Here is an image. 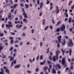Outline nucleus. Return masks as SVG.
<instances>
[{
	"instance_id": "412c9836",
	"label": "nucleus",
	"mask_w": 74,
	"mask_h": 74,
	"mask_svg": "<svg viewBox=\"0 0 74 74\" xmlns=\"http://www.w3.org/2000/svg\"><path fill=\"white\" fill-rule=\"evenodd\" d=\"M65 44H66V40H64V42H63L62 43V45H64Z\"/></svg>"
},
{
	"instance_id": "a211bd4d",
	"label": "nucleus",
	"mask_w": 74,
	"mask_h": 74,
	"mask_svg": "<svg viewBox=\"0 0 74 74\" xmlns=\"http://www.w3.org/2000/svg\"><path fill=\"white\" fill-rule=\"evenodd\" d=\"M60 23H61V21H59L57 23V24L56 25V26H58L59 25H60Z\"/></svg>"
},
{
	"instance_id": "b1692460",
	"label": "nucleus",
	"mask_w": 74,
	"mask_h": 74,
	"mask_svg": "<svg viewBox=\"0 0 74 74\" xmlns=\"http://www.w3.org/2000/svg\"><path fill=\"white\" fill-rule=\"evenodd\" d=\"M49 27V26H47L45 28V30H47L48 29Z\"/></svg>"
},
{
	"instance_id": "ddd939ff",
	"label": "nucleus",
	"mask_w": 74,
	"mask_h": 74,
	"mask_svg": "<svg viewBox=\"0 0 74 74\" xmlns=\"http://www.w3.org/2000/svg\"><path fill=\"white\" fill-rule=\"evenodd\" d=\"M23 21L24 22V23H28V20H27L26 19H24L23 20Z\"/></svg>"
},
{
	"instance_id": "79ce46f5",
	"label": "nucleus",
	"mask_w": 74,
	"mask_h": 74,
	"mask_svg": "<svg viewBox=\"0 0 74 74\" xmlns=\"http://www.w3.org/2000/svg\"><path fill=\"white\" fill-rule=\"evenodd\" d=\"M52 21L53 23V24H55V21H54V20H53V19H52Z\"/></svg>"
},
{
	"instance_id": "423d86ee",
	"label": "nucleus",
	"mask_w": 74,
	"mask_h": 74,
	"mask_svg": "<svg viewBox=\"0 0 74 74\" xmlns=\"http://www.w3.org/2000/svg\"><path fill=\"white\" fill-rule=\"evenodd\" d=\"M62 64L63 65H64L66 64V59L64 58H62Z\"/></svg>"
},
{
	"instance_id": "9d476101",
	"label": "nucleus",
	"mask_w": 74,
	"mask_h": 74,
	"mask_svg": "<svg viewBox=\"0 0 74 74\" xmlns=\"http://www.w3.org/2000/svg\"><path fill=\"white\" fill-rule=\"evenodd\" d=\"M44 3L43 2H41L40 4V8L42 9V7L44 6Z\"/></svg>"
},
{
	"instance_id": "5fc2aeb1",
	"label": "nucleus",
	"mask_w": 74,
	"mask_h": 74,
	"mask_svg": "<svg viewBox=\"0 0 74 74\" xmlns=\"http://www.w3.org/2000/svg\"><path fill=\"white\" fill-rule=\"evenodd\" d=\"M27 72L28 73H29V74H30L32 73V72L30 71H27Z\"/></svg>"
},
{
	"instance_id": "774afa93",
	"label": "nucleus",
	"mask_w": 74,
	"mask_h": 74,
	"mask_svg": "<svg viewBox=\"0 0 74 74\" xmlns=\"http://www.w3.org/2000/svg\"><path fill=\"white\" fill-rule=\"evenodd\" d=\"M0 74H4V73H3V72H0Z\"/></svg>"
},
{
	"instance_id": "c9c22d12",
	"label": "nucleus",
	"mask_w": 74,
	"mask_h": 74,
	"mask_svg": "<svg viewBox=\"0 0 74 74\" xmlns=\"http://www.w3.org/2000/svg\"><path fill=\"white\" fill-rule=\"evenodd\" d=\"M25 6L26 7V8H29V5L27 4H25Z\"/></svg>"
},
{
	"instance_id": "bb28decb",
	"label": "nucleus",
	"mask_w": 74,
	"mask_h": 74,
	"mask_svg": "<svg viewBox=\"0 0 74 74\" xmlns=\"http://www.w3.org/2000/svg\"><path fill=\"white\" fill-rule=\"evenodd\" d=\"M45 19H44L43 20V21H42V22H43V23H42L43 25H45Z\"/></svg>"
},
{
	"instance_id": "7ed1b4c3",
	"label": "nucleus",
	"mask_w": 74,
	"mask_h": 74,
	"mask_svg": "<svg viewBox=\"0 0 74 74\" xmlns=\"http://www.w3.org/2000/svg\"><path fill=\"white\" fill-rule=\"evenodd\" d=\"M22 10L23 11V13H22V15L24 16V18H27V14L25 13V11L24 10V8H22Z\"/></svg>"
},
{
	"instance_id": "9b49d317",
	"label": "nucleus",
	"mask_w": 74,
	"mask_h": 74,
	"mask_svg": "<svg viewBox=\"0 0 74 74\" xmlns=\"http://www.w3.org/2000/svg\"><path fill=\"white\" fill-rule=\"evenodd\" d=\"M8 58L9 59H10V61H12V60H14V58L12 57L11 56H9L8 57Z\"/></svg>"
},
{
	"instance_id": "cd10ccee",
	"label": "nucleus",
	"mask_w": 74,
	"mask_h": 74,
	"mask_svg": "<svg viewBox=\"0 0 74 74\" xmlns=\"http://www.w3.org/2000/svg\"><path fill=\"white\" fill-rule=\"evenodd\" d=\"M49 27L51 30H52V29H53V27L51 25H50L49 26Z\"/></svg>"
},
{
	"instance_id": "13d9d810",
	"label": "nucleus",
	"mask_w": 74,
	"mask_h": 74,
	"mask_svg": "<svg viewBox=\"0 0 74 74\" xmlns=\"http://www.w3.org/2000/svg\"><path fill=\"white\" fill-rule=\"evenodd\" d=\"M10 3H11V4H13V2H12V0H10Z\"/></svg>"
},
{
	"instance_id": "8fccbe9b",
	"label": "nucleus",
	"mask_w": 74,
	"mask_h": 74,
	"mask_svg": "<svg viewBox=\"0 0 74 74\" xmlns=\"http://www.w3.org/2000/svg\"><path fill=\"white\" fill-rule=\"evenodd\" d=\"M56 31H57V32H59L60 31V29H59V28L57 29V30H56Z\"/></svg>"
},
{
	"instance_id": "603ef678",
	"label": "nucleus",
	"mask_w": 74,
	"mask_h": 74,
	"mask_svg": "<svg viewBox=\"0 0 74 74\" xmlns=\"http://www.w3.org/2000/svg\"><path fill=\"white\" fill-rule=\"evenodd\" d=\"M47 62L48 63V64H51V61L48 60L47 61Z\"/></svg>"
},
{
	"instance_id": "09e8293b",
	"label": "nucleus",
	"mask_w": 74,
	"mask_h": 74,
	"mask_svg": "<svg viewBox=\"0 0 74 74\" xmlns=\"http://www.w3.org/2000/svg\"><path fill=\"white\" fill-rule=\"evenodd\" d=\"M5 57H6V56H5V55H4L2 56V58H5Z\"/></svg>"
},
{
	"instance_id": "0eeeda50",
	"label": "nucleus",
	"mask_w": 74,
	"mask_h": 74,
	"mask_svg": "<svg viewBox=\"0 0 74 74\" xmlns=\"http://www.w3.org/2000/svg\"><path fill=\"white\" fill-rule=\"evenodd\" d=\"M57 38L58 39V42H59L60 43V41H61V39L62 38V36H58L57 37Z\"/></svg>"
},
{
	"instance_id": "2eb2a0df",
	"label": "nucleus",
	"mask_w": 74,
	"mask_h": 74,
	"mask_svg": "<svg viewBox=\"0 0 74 74\" xmlns=\"http://www.w3.org/2000/svg\"><path fill=\"white\" fill-rule=\"evenodd\" d=\"M6 26L7 27H12V25H10L9 24L8 25H6Z\"/></svg>"
},
{
	"instance_id": "473e14b6",
	"label": "nucleus",
	"mask_w": 74,
	"mask_h": 74,
	"mask_svg": "<svg viewBox=\"0 0 74 74\" xmlns=\"http://www.w3.org/2000/svg\"><path fill=\"white\" fill-rule=\"evenodd\" d=\"M64 14L65 15H66V17H68V16H69L68 15V14L66 13V12H65L64 13Z\"/></svg>"
},
{
	"instance_id": "052dcab7",
	"label": "nucleus",
	"mask_w": 74,
	"mask_h": 74,
	"mask_svg": "<svg viewBox=\"0 0 74 74\" xmlns=\"http://www.w3.org/2000/svg\"><path fill=\"white\" fill-rule=\"evenodd\" d=\"M53 8V6H52L50 8V9L49 10V11H51L52 9V8Z\"/></svg>"
},
{
	"instance_id": "393cba45",
	"label": "nucleus",
	"mask_w": 74,
	"mask_h": 74,
	"mask_svg": "<svg viewBox=\"0 0 74 74\" xmlns=\"http://www.w3.org/2000/svg\"><path fill=\"white\" fill-rule=\"evenodd\" d=\"M5 71H6V73H7L8 74H10V71H9V70H8V69L5 70Z\"/></svg>"
},
{
	"instance_id": "f3484780",
	"label": "nucleus",
	"mask_w": 74,
	"mask_h": 74,
	"mask_svg": "<svg viewBox=\"0 0 74 74\" xmlns=\"http://www.w3.org/2000/svg\"><path fill=\"white\" fill-rule=\"evenodd\" d=\"M72 20V18H71L70 17L69 18V20L68 21L69 23H70L71 22V20Z\"/></svg>"
},
{
	"instance_id": "ea45409f",
	"label": "nucleus",
	"mask_w": 74,
	"mask_h": 74,
	"mask_svg": "<svg viewBox=\"0 0 74 74\" xmlns=\"http://www.w3.org/2000/svg\"><path fill=\"white\" fill-rule=\"evenodd\" d=\"M20 6H21L22 7H24V5L22 3H21L20 4Z\"/></svg>"
},
{
	"instance_id": "6e6552de",
	"label": "nucleus",
	"mask_w": 74,
	"mask_h": 74,
	"mask_svg": "<svg viewBox=\"0 0 74 74\" xmlns=\"http://www.w3.org/2000/svg\"><path fill=\"white\" fill-rule=\"evenodd\" d=\"M9 38L10 39H11V40H10V44H12V43H13V42H14V40H13V38H14L11 37H10Z\"/></svg>"
},
{
	"instance_id": "c85d7f7f",
	"label": "nucleus",
	"mask_w": 74,
	"mask_h": 74,
	"mask_svg": "<svg viewBox=\"0 0 74 74\" xmlns=\"http://www.w3.org/2000/svg\"><path fill=\"white\" fill-rule=\"evenodd\" d=\"M44 69L45 71H46V69H48V67L47 66L45 67L44 68Z\"/></svg>"
},
{
	"instance_id": "5701e85b",
	"label": "nucleus",
	"mask_w": 74,
	"mask_h": 74,
	"mask_svg": "<svg viewBox=\"0 0 74 74\" xmlns=\"http://www.w3.org/2000/svg\"><path fill=\"white\" fill-rule=\"evenodd\" d=\"M3 49H4V47L1 46H0V52H1V51Z\"/></svg>"
},
{
	"instance_id": "e2e57ef3",
	"label": "nucleus",
	"mask_w": 74,
	"mask_h": 74,
	"mask_svg": "<svg viewBox=\"0 0 74 74\" xmlns=\"http://www.w3.org/2000/svg\"><path fill=\"white\" fill-rule=\"evenodd\" d=\"M22 26V25H20L19 26V27H18V29H19L20 28H21V27Z\"/></svg>"
},
{
	"instance_id": "2f4dec72",
	"label": "nucleus",
	"mask_w": 74,
	"mask_h": 74,
	"mask_svg": "<svg viewBox=\"0 0 74 74\" xmlns=\"http://www.w3.org/2000/svg\"><path fill=\"white\" fill-rule=\"evenodd\" d=\"M13 49L14 48H13V47H11L10 49V51H12Z\"/></svg>"
},
{
	"instance_id": "338daca9",
	"label": "nucleus",
	"mask_w": 74,
	"mask_h": 74,
	"mask_svg": "<svg viewBox=\"0 0 74 74\" xmlns=\"http://www.w3.org/2000/svg\"><path fill=\"white\" fill-rule=\"evenodd\" d=\"M42 12H40L39 14V16H42Z\"/></svg>"
},
{
	"instance_id": "3c124183",
	"label": "nucleus",
	"mask_w": 74,
	"mask_h": 74,
	"mask_svg": "<svg viewBox=\"0 0 74 74\" xmlns=\"http://www.w3.org/2000/svg\"><path fill=\"white\" fill-rule=\"evenodd\" d=\"M27 29V27L26 26H25L23 27V30H25V29Z\"/></svg>"
},
{
	"instance_id": "de8ad7c7",
	"label": "nucleus",
	"mask_w": 74,
	"mask_h": 74,
	"mask_svg": "<svg viewBox=\"0 0 74 74\" xmlns=\"http://www.w3.org/2000/svg\"><path fill=\"white\" fill-rule=\"evenodd\" d=\"M20 19H23V17L21 15H20Z\"/></svg>"
},
{
	"instance_id": "0e129e2a",
	"label": "nucleus",
	"mask_w": 74,
	"mask_h": 74,
	"mask_svg": "<svg viewBox=\"0 0 74 74\" xmlns=\"http://www.w3.org/2000/svg\"><path fill=\"white\" fill-rule=\"evenodd\" d=\"M73 64H74V62H72L71 63V65H73Z\"/></svg>"
},
{
	"instance_id": "864d4df0",
	"label": "nucleus",
	"mask_w": 74,
	"mask_h": 74,
	"mask_svg": "<svg viewBox=\"0 0 74 74\" xmlns=\"http://www.w3.org/2000/svg\"><path fill=\"white\" fill-rule=\"evenodd\" d=\"M37 3L38 5H39V4H40V1L39 0H38Z\"/></svg>"
},
{
	"instance_id": "7c9ffc66",
	"label": "nucleus",
	"mask_w": 74,
	"mask_h": 74,
	"mask_svg": "<svg viewBox=\"0 0 74 74\" xmlns=\"http://www.w3.org/2000/svg\"><path fill=\"white\" fill-rule=\"evenodd\" d=\"M7 20H8V18H7V17H6L5 18V21H4L5 23L7 22Z\"/></svg>"
},
{
	"instance_id": "c756f323",
	"label": "nucleus",
	"mask_w": 74,
	"mask_h": 74,
	"mask_svg": "<svg viewBox=\"0 0 74 74\" xmlns=\"http://www.w3.org/2000/svg\"><path fill=\"white\" fill-rule=\"evenodd\" d=\"M0 37H3L4 34H1V32H0Z\"/></svg>"
},
{
	"instance_id": "a18cd8bd",
	"label": "nucleus",
	"mask_w": 74,
	"mask_h": 74,
	"mask_svg": "<svg viewBox=\"0 0 74 74\" xmlns=\"http://www.w3.org/2000/svg\"><path fill=\"white\" fill-rule=\"evenodd\" d=\"M71 3H73V1H70V2H69V4H68V5H70V4Z\"/></svg>"
},
{
	"instance_id": "4c0bfd02",
	"label": "nucleus",
	"mask_w": 74,
	"mask_h": 74,
	"mask_svg": "<svg viewBox=\"0 0 74 74\" xmlns=\"http://www.w3.org/2000/svg\"><path fill=\"white\" fill-rule=\"evenodd\" d=\"M17 12V10H15V11L14 12V14H15V15H16V12Z\"/></svg>"
},
{
	"instance_id": "aec40b11",
	"label": "nucleus",
	"mask_w": 74,
	"mask_h": 74,
	"mask_svg": "<svg viewBox=\"0 0 74 74\" xmlns=\"http://www.w3.org/2000/svg\"><path fill=\"white\" fill-rule=\"evenodd\" d=\"M46 60H45L43 62H40V64L41 65H42V64H45V63Z\"/></svg>"
},
{
	"instance_id": "6ab92c4d",
	"label": "nucleus",
	"mask_w": 74,
	"mask_h": 74,
	"mask_svg": "<svg viewBox=\"0 0 74 74\" xmlns=\"http://www.w3.org/2000/svg\"><path fill=\"white\" fill-rule=\"evenodd\" d=\"M61 51L62 52V55H64V52H65V50H63V49H61Z\"/></svg>"
},
{
	"instance_id": "4d7b16f0",
	"label": "nucleus",
	"mask_w": 74,
	"mask_h": 74,
	"mask_svg": "<svg viewBox=\"0 0 74 74\" xmlns=\"http://www.w3.org/2000/svg\"><path fill=\"white\" fill-rule=\"evenodd\" d=\"M69 30L70 31L72 32L73 31V28H71L70 29H69Z\"/></svg>"
},
{
	"instance_id": "49530a36",
	"label": "nucleus",
	"mask_w": 74,
	"mask_h": 74,
	"mask_svg": "<svg viewBox=\"0 0 74 74\" xmlns=\"http://www.w3.org/2000/svg\"><path fill=\"white\" fill-rule=\"evenodd\" d=\"M36 60H39V56H38L36 58Z\"/></svg>"
},
{
	"instance_id": "72a5a7b5",
	"label": "nucleus",
	"mask_w": 74,
	"mask_h": 74,
	"mask_svg": "<svg viewBox=\"0 0 74 74\" xmlns=\"http://www.w3.org/2000/svg\"><path fill=\"white\" fill-rule=\"evenodd\" d=\"M73 66L72 65L71 66L70 69L71 70H73Z\"/></svg>"
},
{
	"instance_id": "e433bc0d",
	"label": "nucleus",
	"mask_w": 74,
	"mask_h": 74,
	"mask_svg": "<svg viewBox=\"0 0 74 74\" xmlns=\"http://www.w3.org/2000/svg\"><path fill=\"white\" fill-rule=\"evenodd\" d=\"M43 59V56L42 55H41L40 57V59L42 60Z\"/></svg>"
},
{
	"instance_id": "37998d69",
	"label": "nucleus",
	"mask_w": 74,
	"mask_h": 74,
	"mask_svg": "<svg viewBox=\"0 0 74 74\" xmlns=\"http://www.w3.org/2000/svg\"><path fill=\"white\" fill-rule=\"evenodd\" d=\"M57 47L58 48H59V47H60V45L59 43H58Z\"/></svg>"
},
{
	"instance_id": "dca6fc26",
	"label": "nucleus",
	"mask_w": 74,
	"mask_h": 74,
	"mask_svg": "<svg viewBox=\"0 0 74 74\" xmlns=\"http://www.w3.org/2000/svg\"><path fill=\"white\" fill-rule=\"evenodd\" d=\"M71 53H72V51L71 49H69V54L70 56H71Z\"/></svg>"
},
{
	"instance_id": "c03bdc74",
	"label": "nucleus",
	"mask_w": 74,
	"mask_h": 74,
	"mask_svg": "<svg viewBox=\"0 0 74 74\" xmlns=\"http://www.w3.org/2000/svg\"><path fill=\"white\" fill-rule=\"evenodd\" d=\"M39 71V69H38V68L36 69V72H38V71Z\"/></svg>"
},
{
	"instance_id": "f8f14e48",
	"label": "nucleus",
	"mask_w": 74,
	"mask_h": 74,
	"mask_svg": "<svg viewBox=\"0 0 74 74\" xmlns=\"http://www.w3.org/2000/svg\"><path fill=\"white\" fill-rule=\"evenodd\" d=\"M52 73L53 74H56V71L54 68L52 69Z\"/></svg>"
},
{
	"instance_id": "4be33fe9",
	"label": "nucleus",
	"mask_w": 74,
	"mask_h": 74,
	"mask_svg": "<svg viewBox=\"0 0 74 74\" xmlns=\"http://www.w3.org/2000/svg\"><path fill=\"white\" fill-rule=\"evenodd\" d=\"M17 5H18V4H16L15 5H14V6H13V8H16Z\"/></svg>"
},
{
	"instance_id": "6e6d98bb",
	"label": "nucleus",
	"mask_w": 74,
	"mask_h": 74,
	"mask_svg": "<svg viewBox=\"0 0 74 74\" xmlns=\"http://www.w3.org/2000/svg\"><path fill=\"white\" fill-rule=\"evenodd\" d=\"M57 10L56 12V14H58V13H59V10Z\"/></svg>"
},
{
	"instance_id": "bf43d9fd",
	"label": "nucleus",
	"mask_w": 74,
	"mask_h": 74,
	"mask_svg": "<svg viewBox=\"0 0 74 74\" xmlns=\"http://www.w3.org/2000/svg\"><path fill=\"white\" fill-rule=\"evenodd\" d=\"M11 13H13L14 12V9H12L11 10Z\"/></svg>"
},
{
	"instance_id": "a878e982",
	"label": "nucleus",
	"mask_w": 74,
	"mask_h": 74,
	"mask_svg": "<svg viewBox=\"0 0 74 74\" xmlns=\"http://www.w3.org/2000/svg\"><path fill=\"white\" fill-rule=\"evenodd\" d=\"M57 66L58 67V69H60L61 67H60V65L59 64H57Z\"/></svg>"
},
{
	"instance_id": "680f3d73",
	"label": "nucleus",
	"mask_w": 74,
	"mask_h": 74,
	"mask_svg": "<svg viewBox=\"0 0 74 74\" xmlns=\"http://www.w3.org/2000/svg\"><path fill=\"white\" fill-rule=\"evenodd\" d=\"M4 20H5V18H2L1 19V21H4Z\"/></svg>"
},
{
	"instance_id": "a19ab883",
	"label": "nucleus",
	"mask_w": 74,
	"mask_h": 74,
	"mask_svg": "<svg viewBox=\"0 0 74 74\" xmlns=\"http://www.w3.org/2000/svg\"><path fill=\"white\" fill-rule=\"evenodd\" d=\"M49 48H48L47 50V51L46 52L47 53H49Z\"/></svg>"
},
{
	"instance_id": "20e7f679",
	"label": "nucleus",
	"mask_w": 74,
	"mask_h": 74,
	"mask_svg": "<svg viewBox=\"0 0 74 74\" xmlns=\"http://www.w3.org/2000/svg\"><path fill=\"white\" fill-rule=\"evenodd\" d=\"M8 18L9 20L10 21H12L14 18V17H12L11 16V14L10 13L9 14V15H8Z\"/></svg>"
},
{
	"instance_id": "f257e3e1",
	"label": "nucleus",
	"mask_w": 74,
	"mask_h": 74,
	"mask_svg": "<svg viewBox=\"0 0 74 74\" xmlns=\"http://www.w3.org/2000/svg\"><path fill=\"white\" fill-rule=\"evenodd\" d=\"M60 51H56V56H53V60L54 62H55L56 61V60H58V56H59V55L58 53H60Z\"/></svg>"
},
{
	"instance_id": "f03ea898",
	"label": "nucleus",
	"mask_w": 74,
	"mask_h": 74,
	"mask_svg": "<svg viewBox=\"0 0 74 74\" xmlns=\"http://www.w3.org/2000/svg\"><path fill=\"white\" fill-rule=\"evenodd\" d=\"M67 44L68 47H73L74 45V44L73 42L70 39L69 40V42H68Z\"/></svg>"
},
{
	"instance_id": "1a4fd4ad",
	"label": "nucleus",
	"mask_w": 74,
	"mask_h": 74,
	"mask_svg": "<svg viewBox=\"0 0 74 74\" xmlns=\"http://www.w3.org/2000/svg\"><path fill=\"white\" fill-rule=\"evenodd\" d=\"M16 60H15L14 61L12 62L11 63V67H12V66H13V64H14H14H16Z\"/></svg>"
},
{
	"instance_id": "39448f33",
	"label": "nucleus",
	"mask_w": 74,
	"mask_h": 74,
	"mask_svg": "<svg viewBox=\"0 0 74 74\" xmlns=\"http://www.w3.org/2000/svg\"><path fill=\"white\" fill-rule=\"evenodd\" d=\"M65 28H66L65 25L63 24L62 25V27L60 28V30H61V31H63L65 29Z\"/></svg>"
},
{
	"instance_id": "4468645a",
	"label": "nucleus",
	"mask_w": 74,
	"mask_h": 74,
	"mask_svg": "<svg viewBox=\"0 0 74 74\" xmlns=\"http://www.w3.org/2000/svg\"><path fill=\"white\" fill-rule=\"evenodd\" d=\"M20 66H21V65H17L14 66V68H16V69H18V68H19V67H20Z\"/></svg>"
},
{
	"instance_id": "f704fd0d",
	"label": "nucleus",
	"mask_w": 74,
	"mask_h": 74,
	"mask_svg": "<svg viewBox=\"0 0 74 74\" xmlns=\"http://www.w3.org/2000/svg\"><path fill=\"white\" fill-rule=\"evenodd\" d=\"M56 10H59L58 9L59 8V7H58V6L57 5L56 6Z\"/></svg>"
},
{
	"instance_id": "58836bf2",
	"label": "nucleus",
	"mask_w": 74,
	"mask_h": 74,
	"mask_svg": "<svg viewBox=\"0 0 74 74\" xmlns=\"http://www.w3.org/2000/svg\"><path fill=\"white\" fill-rule=\"evenodd\" d=\"M49 59L50 60H52V56H50L49 57Z\"/></svg>"
},
{
	"instance_id": "69168bd1",
	"label": "nucleus",
	"mask_w": 74,
	"mask_h": 74,
	"mask_svg": "<svg viewBox=\"0 0 74 74\" xmlns=\"http://www.w3.org/2000/svg\"><path fill=\"white\" fill-rule=\"evenodd\" d=\"M74 8V5H73L71 7V9H72V10L73 9V8Z\"/></svg>"
}]
</instances>
